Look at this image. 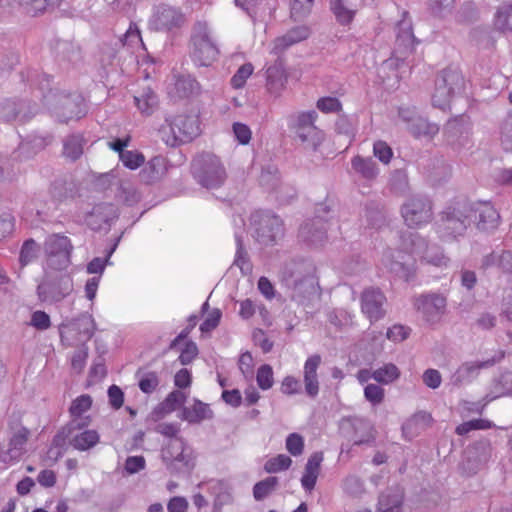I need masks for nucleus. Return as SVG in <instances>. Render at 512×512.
Wrapping results in <instances>:
<instances>
[{
	"label": "nucleus",
	"instance_id": "obj_1",
	"mask_svg": "<svg viewBox=\"0 0 512 512\" xmlns=\"http://www.w3.org/2000/svg\"><path fill=\"white\" fill-rule=\"evenodd\" d=\"M190 44L191 57L195 63L209 66L217 60L219 48L207 22L197 21L194 24Z\"/></svg>",
	"mask_w": 512,
	"mask_h": 512
},
{
	"label": "nucleus",
	"instance_id": "obj_2",
	"mask_svg": "<svg viewBox=\"0 0 512 512\" xmlns=\"http://www.w3.org/2000/svg\"><path fill=\"white\" fill-rule=\"evenodd\" d=\"M199 183L209 189L220 187L226 180V170L218 156L204 152L194 160Z\"/></svg>",
	"mask_w": 512,
	"mask_h": 512
},
{
	"label": "nucleus",
	"instance_id": "obj_3",
	"mask_svg": "<svg viewBox=\"0 0 512 512\" xmlns=\"http://www.w3.org/2000/svg\"><path fill=\"white\" fill-rule=\"evenodd\" d=\"M465 88V80L462 74L456 69H445L437 77L435 92L432 96L433 104L444 109L450 102L452 96L460 93Z\"/></svg>",
	"mask_w": 512,
	"mask_h": 512
},
{
	"label": "nucleus",
	"instance_id": "obj_4",
	"mask_svg": "<svg viewBox=\"0 0 512 512\" xmlns=\"http://www.w3.org/2000/svg\"><path fill=\"white\" fill-rule=\"evenodd\" d=\"M468 218L478 220V227L482 230H487L497 226L500 216L496 209L489 203H479L476 207L469 208L467 214L464 215V219L456 218L454 215H448L447 228L461 232L466 228L465 220Z\"/></svg>",
	"mask_w": 512,
	"mask_h": 512
},
{
	"label": "nucleus",
	"instance_id": "obj_5",
	"mask_svg": "<svg viewBox=\"0 0 512 512\" xmlns=\"http://www.w3.org/2000/svg\"><path fill=\"white\" fill-rule=\"evenodd\" d=\"M73 246L70 239L62 234L50 235L44 243L46 263L52 270L66 269L71 261Z\"/></svg>",
	"mask_w": 512,
	"mask_h": 512
},
{
	"label": "nucleus",
	"instance_id": "obj_6",
	"mask_svg": "<svg viewBox=\"0 0 512 512\" xmlns=\"http://www.w3.org/2000/svg\"><path fill=\"white\" fill-rule=\"evenodd\" d=\"M166 121L172 132V146L191 142L200 134V121L196 113H179Z\"/></svg>",
	"mask_w": 512,
	"mask_h": 512
},
{
	"label": "nucleus",
	"instance_id": "obj_7",
	"mask_svg": "<svg viewBox=\"0 0 512 512\" xmlns=\"http://www.w3.org/2000/svg\"><path fill=\"white\" fill-rule=\"evenodd\" d=\"M386 303V296L377 288L365 289L360 297L361 312L371 323L377 322L385 317Z\"/></svg>",
	"mask_w": 512,
	"mask_h": 512
},
{
	"label": "nucleus",
	"instance_id": "obj_8",
	"mask_svg": "<svg viewBox=\"0 0 512 512\" xmlns=\"http://www.w3.org/2000/svg\"><path fill=\"white\" fill-rule=\"evenodd\" d=\"M317 113L315 111L301 112L297 115L293 125L298 137L303 142H310L314 147L318 146L323 138L324 133L315 125Z\"/></svg>",
	"mask_w": 512,
	"mask_h": 512
},
{
	"label": "nucleus",
	"instance_id": "obj_9",
	"mask_svg": "<svg viewBox=\"0 0 512 512\" xmlns=\"http://www.w3.org/2000/svg\"><path fill=\"white\" fill-rule=\"evenodd\" d=\"M37 291L42 300L60 301L73 291V280L70 275L63 274L57 279L41 283Z\"/></svg>",
	"mask_w": 512,
	"mask_h": 512
},
{
	"label": "nucleus",
	"instance_id": "obj_10",
	"mask_svg": "<svg viewBox=\"0 0 512 512\" xmlns=\"http://www.w3.org/2000/svg\"><path fill=\"white\" fill-rule=\"evenodd\" d=\"M93 405V399L89 394H82L72 400L68 412L70 415L69 423L81 430L87 428L92 423V416L85 415Z\"/></svg>",
	"mask_w": 512,
	"mask_h": 512
},
{
	"label": "nucleus",
	"instance_id": "obj_11",
	"mask_svg": "<svg viewBox=\"0 0 512 512\" xmlns=\"http://www.w3.org/2000/svg\"><path fill=\"white\" fill-rule=\"evenodd\" d=\"M118 218V209L112 203L95 205L86 217L87 225L93 230H100L104 225Z\"/></svg>",
	"mask_w": 512,
	"mask_h": 512
},
{
	"label": "nucleus",
	"instance_id": "obj_12",
	"mask_svg": "<svg viewBox=\"0 0 512 512\" xmlns=\"http://www.w3.org/2000/svg\"><path fill=\"white\" fill-rule=\"evenodd\" d=\"M309 34V29L306 26L292 28L284 35L273 40L271 53L275 55L281 54L289 47L307 39Z\"/></svg>",
	"mask_w": 512,
	"mask_h": 512
},
{
	"label": "nucleus",
	"instance_id": "obj_13",
	"mask_svg": "<svg viewBox=\"0 0 512 512\" xmlns=\"http://www.w3.org/2000/svg\"><path fill=\"white\" fill-rule=\"evenodd\" d=\"M323 459L324 456L322 452H314L307 460L303 475L301 477V485L308 492H311L315 488L318 476L321 471V464Z\"/></svg>",
	"mask_w": 512,
	"mask_h": 512
},
{
	"label": "nucleus",
	"instance_id": "obj_14",
	"mask_svg": "<svg viewBox=\"0 0 512 512\" xmlns=\"http://www.w3.org/2000/svg\"><path fill=\"white\" fill-rule=\"evenodd\" d=\"M321 364V356L311 355L304 364V384L308 396L315 397L319 393L317 370Z\"/></svg>",
	"mask_w": 512,
	"mask_h": 512
},
{
	"label": "nucleus",
	"instance_id": "obj_15",
	"mask_svg": "<svg viewBox=\"0 0 512 512\" xmlns=\"http://www.w3.org/2000/svg\"><path fill=\"white\" fill-rule=\"evenodd\" d=\"M288 80L287 73L282 62H275L266 70V87L269 93L280 95L285 89Z\"/></svg>",
	"mask_w": 512,
	"mask_h": 512
},
{
	"label": "nucleus",
	"instance_id": "obj_16",
	"mask_svg": "<svg viewBox=\"0 0 512 512\" xmlns=\"http://www.w3.org/2000/svg\"><path fill=\"white\" fill-rule=\"evenodd\" d=\"M259 236L266 243H273L284 234V225L277 215H266L258 229Z\"/></svg>",
	"mask_w": 512,
	"mask_h": 512
},
{
	"label": "nucleus",
	"instance_id": "obj_17",
	"mask_svg": "<svg viewBox=\"0 0 512 512\" xmlns=\"http://www.w3.org/2000/svg\"><path fill=\"white\" fill-rule=\"evenodd\" d=\"M445 307L446 299L443 296L426 295L421 297L420 308L429 322L437 321L445 312Z\"/></svg>",
	"mask_w": 512,
	"mask_h": 512
},
{
	"label": "nucleus",
	"instance_id": "obj_18",
	"mask_svg": "<svg viewBox=\"0 0 512 512\" xmlns=\"http://www.w3.org/2000/svg\"><path fill=\"white\" fill-rule=\"evenodd\" d=\"M72 434L69 444L77 451L84 452L93 449L100 443V434L96 429L84 428Z\"/></svg>",
	"mask_w": 512,
	"mask_h": 512
},
{
	"label": "nucleus",
	"instance_id": "obj_19",
	"mask_svg": "<svg viewBox=\"0 0 512 512\" xmlns=\"http://www.w3.org/2000/svg\"><path fill=\"white\" fill-rule=\"evenodd\" d=\"M212 416L213 412L209 405L195 399L192 405L182 409L180 418L189 423H200L203 420L212 418Z\"/></svg>",
	"mask_w": 512,
	"mask_h": 512
},
{
	"label": "nucleus",
	"instance_id": "obj_20",
	"mask_svg": "<svg viewBox=\"0 0 512 512\" xmlns=\"http://www.w3.org/2000/svg\"><path fill=\"white\" fill-rule=\"evenodd\" d=\"M11 436L9 438V449L21 451L30 437V430L23 426L20 419H13L9 422Z\"/></svg>",
	"mask_w": 512,
	"mask_h": 512
},
{
	"label": "nucleus",
	"instance_id": "obj_21",
	"mask_svg": "<svg viewBox=\"0 0 512 512\" xmlns=\"http://www.w3.org/2000/svg\"><path fill=\"white\" fill-rule=\"evenodd\" d=\"M185 401L186 395L179 390H174L153 410L152 414L155 419H160L175 411Z\"/></svg>",
	"mask_w": 512,
	"mask_h": 512
},
{
	"label": "nucleus",
	"instance_id": "obj_22",
	"mask_svg": "<svg viewBox=\"0 0 512 512\" xmlns=\"http://www.w3.org/2000/svg\"><path fill=\"white\" fill-rule=\"evenodd\" d=\"M173 93L179 98H188L200 93V85L190 75H181L175 80Z\"/></svg>",
	"mask_w": 512,
	"mask_h": 512
},
{
	"label": "nucleus",
	"instance_id": "obj_23",
	"mask_svg": "<svg viewBox=\"0 0 512 512\" xmlns=\"http://www.w3.org/2000/svg\"><path fill=\"white\" fill-rule=\"evenodd\" d=\"M156 17L158 24L168 30L182 26L185 21L181 11L171 7L162 8L157 12Z\"/></svg>",
	"mask_w": 512,
	"mask_h": 512
},
{
	"label": "nucleus",
	"instance_id": "obj_24",
	"mask_svg": "<svg viewBox=\"0 0 512 512\" xmlns=\"http://www.w3.org/2000/svg\"><path fill=\"white\" fill-rule=\"evenodd\" d=\"M401 214L402 218L404 220V223L410 229L411 231L402 232L401 238L403 240V243L409 241L411 245L414 244L413 236H414V229L416 225V204L414 200H410L409 202L403 204L401 208Z\"/></svg>",
	"mask_w": 512,
	"mask_h": 512
},
{
	"label": "nucleus",
	"instance_id": "obj_25",
	"mask_svg": "<svg viewBox=\"0 0 512 512\" xmlns=\"http://www.w3.org/2000/svg\"><path fill=\"white\" fill-rule=\"evenodd\" d=\"M134 103L141 114L149 116L158 106V98L151 88L143 89L142 93L134 96Z\"/></svg>",
	"mask_w": 512,
	"mask_h": 512
},
{
	"label": "nucleus",
	"instance_id": "obj_26",
	"mask_svg": "<svg viewBox=\"0 0 512 512\" xmlns=\"http://www.w3.org/2000/svg\"><path fill=\"white\" fill-rule=\"evenodd\" d=\"M351 165L356 173L368 180L375 179L379 172L378 167L372 158H364L357 155L352 158Z\"/></svg>",
	"mask_w": 512,
	"mask_h": 512
},
{
	"label": "nucleus",
	"instance_id": "obj_27",
	"mask_svg": "<svg viewBox=\"0 0 512 512\" xmlns=\"http://www.w3.org/2000/svg\"><path fill=\"white\" fill-rule=\"evenodd\" d=\"M401 372L393 363H386L374 370L373 379L380 385H390L400 378Z\"/></svg>",
	"mask_w": 512,
	"mask_h": 512
},
{
	"label": "nucleus",
	"instance_id": "obj_28",
	"mask_svg": "<svg viewBox=\"0 0 512 512\" xmlns=\"http://www.w3.org/2000/svg\"><path fill=\"white\" fill-rule=\"evenodd\" d=\"M84 138L82 135H71L63 145V155L72 161L77 160L83 154Z\"/></svg>",
	"mask_w": 512,
	"mask_h": 512
},
{
	"label": "nucleus",
	"instance_id": "obj_29",
	"mask_svg": "<svg viewBox=\"0 0 512 512\" xmlns=\"http://www.w3.org/2000/svg\"><path fill=\"white\" fill-rule=\"evenodd\" d=\"M330 9L341 25H349L356 15V10L348 8L344 0H330Z\"/></svg>",
	"mask_w": 512,
	"mask_h": 512
},
{
	"label": "nucleus",
	"instance_id": "obj_30",
	"mask_svg": "<svg viewBox=\"0 0 512 512\" xmlns=\"http://www.w3.org/2000/svg\"><path fill=\"white\" fill-rule=\"evenodd\" d=\"M494 26L502 32H512V3L500 7L495 15Z\"/></svg>",
	"mask_w": 512,
	"mask_h": 512
},
{
	"label": "nucleus",
	"instance_id": "obj_31",
	"mask_svg": "<svg viewBox=\"0 0 512 512\" xmlns=\"http://www.w3.org/2000/svg\"><path fill=\"white\" fill-rule=\"evenodd\" d=\"M76 427L67 423L61 427L52 439V443L49 447V453H53L55 449H64L67 444V440L72 437V434L76 431Z\"/></svg>",
	"mask_w": 512,
	"mask_h": 512
},
{
	"label": "nucleus",
	"instance_id": "obj_32",
	"mask_svg": "<svg viewBox=\"0 0 512 512\" xmlns=\"http://www.w3.org/2000/svg\"><path fill=\"white\" fill-rule=\"evenodd\" d=\"M278 485V478L275 476L267 477L266 479L257 482L253 487V496L256 500H263L270 495Z\"/></svg>",
	"mask_w": 512,
	"mask_h": 512
},
{
	"label": "nucleus",
	"instance_id": "obj_33",
	"mask_svg": "<svg viewBox=\"0 0 512 512\" xmlns=\"http://www.w3.org/2000/svg\"><path fill=\"white\" fill-rule=\"evenodd\" d=\"M139 388L143 393L150 394L159 386V376L155 371L138 372Z\"/></svg>",
	"mask_w": 512,
	"mask_h": 512
},
{
	"label": "nucleus",
	"instance_id": "obj_34",
	"mask_svg": "<svg viewBox=\"0 0 512 512\" xmlns=\"http://www.w3.org/2000/svg\"><path fill=\"white\" fill-rule=\"evenodd\" d=\"M292 465V459L285 454H278L275 457L268 459L264 464V470L267 473H278L288 470Z\"/></svg>",
	"mask_w": 512,
	"mask_h": 512
},
{
	"label": "nucleus",
	"instance_id": "obj_35",
	"mask_svg": "<svg viewBox=\"0 0 512 512\" xmlns=\"http://www.w3.org/2000/svg\"><path fill=\"white\" fill-rule=\"evenodd\" d=\"M119 159L130 170H136L145 163V156L137 150H126Z\"/></svg>",
	"mask_w": 512,
	"mask_h": 512
},
{
	"label": "nucleus",
	"instance_id": "obj_36",
	"mask_svg": "<svg viewBox=\"0 0 512 512\" xmlns=\"http://www.w3.org/2000/svg\"><path fill=\"white\" fill-rule=\"evenodd\" d=\"M257 385L262 390L270 389L274 384L273 369L269 364L261 365L256 374Z\"/></svg>",
	"mask_w": 512,
	"mask_h": 512
},
{
	"label": "nucleus",
	"instance_id": "obj_37",
	"mask_svg": "<svg viewBox=\"0 0 512 512\" xmlns=\"http://www.w3.org/2000/svg\"><path fill=\"white\" fill-rule=\"evenodd\" d=\"M38 254V245L33 239L26 240L21 248L19 261L21 266L30 264Z\"/></svg>",
	"mask_w": 512,
	"mask_h": 512
},
{
	"label": "nucleus",
	"instance_id": "obj_38",
	"mask_svg": "<svg viewBox=\"0 0 512 512\" xmlns=\"http://www.w3.org/2000/svg\"><path fill=\"white\" fill-rule=\"evenodd\" d=\"M254 67L251 63H245L239 67L231 78V85L235 89L244 87L247 79L252 75Z\"/></svg>",
	"mask_w": 512,
	"mask_h": 512
},
{
	"label": "nucleus",
	"instance_id": "obj_39",
	"mask_svg": "<svg viewBox=\"0 0 512 512\" xmlns=\"http://www.w3.org/2000/svg\"><path fill=\"white\" fill-rule=\"evenodd\" d=\"M316 107L322 113H338L342 111V103L336 97H321L317 100Z\"/></svg>",
	"mask_w": 512,
	"mask_h": 512
},
{
	"label": "nucleus",
	"instance_id": "obj_40",
	"mask_svg": "<svg viewBox=\"0 0 512 512\" xmlns=\"http://www.w3.org/2000/svg\"><path fill=\"white\" fill-rule=\"evenodd\" d=\"M314 0H293L291 3V17L300 20L306 17L312 9Z\"/></svg>",
	"mask_w": 512,
	"mask_h": 512
},
{
	"label": "nucleus",
	"instance_id": "obj_41",
	"mask_svg": "<svg viewBox=\"0 0 512 512\" xmlns=\"http://www.w3.org/2000/svg\"><path fill=\"white\" fill-rule=\"evenodd\" d=\"M364 397L372 405H379L384 401L385 390L378 384H368L364 388Z\"/></svg>",
	"mask_w": 512,
	"mask_h": 512
},
{
	"label": "nucleus",
	"instance_id": "obj_42",
	"mask_svg": "<svg viewBox=\"0 0 512 512\" xmlns=\"http://www.w3.org/2000/svg\"><path fill=\"white\" fill-rule=\"evenodd\" d=\"M373 155L387 165L391 162L393 150L385 141L378 140L373 144Z\"/></svg>",
	"mask_w": 512,
	"mask_h": 512
},
{
	"label": "nucleus",
	"instance_id": "obj_43",
	"mask_svg": "<svg viewBox=\"0 0 512 512\" xmlns=\"http://www.w3.org/2000/svg\"><path fill=\"white\" fill-rule=\"evenodd\" d=\"M422 259L427 263L433 264L435 266H445L448 262V258L437 246L427 248Z\"/></svg>",
	"mask_w": 512,
	"mask_h": 512
},
{
	"label": "nucleus",
	"instance_id": "obj_44",
	"mask_svg": "<svg viewBox=\"0 0 512 512\" xmlns=\"http://www.w3.org/2000/svg\"><path fill=\"white\" fill-rule=\"evenodd\" d=\"M286 449L292 456H300L304 451V439L298 433H291L286 438Z\"/></svg>",
	"mask_w": 512,
	"mask_h": 512
},
{
	"label": "nucleus",
	"instance_id": "obj_45",
	"mask_svg": "<svg viewBox=\"0 0 512 512\" xmlns=\"http://www.w3.org/2000/svg\"><path fill=\"white\" fill-rule=\"evenodd\" d=\"M401 504V499L396 496L382 495L379 499L378 512H402Z\"/></svg>",
	"mask_w": 512,
	"mask_h": 512
},
{
	"label": "nucleus",
	"instance_id": "obj_46",
	"mask_svg": "<svg viewBox=\"0 0 512 512\" xmlns=\"http://www.w3.org/2000/svg\"><path fill=\"white\" fill-rule=\"evenodd\" d=\"M163 162L161 157H153L148 161L146 168L143 170V174H146L148 182H154L159 179V169L163 167Z\"/></svg>",
	"mask_w": 512,
	"mask_h": 512
},
{
	"label": "nucleus",
	"instance_id": "obj_47",
	"mask_svg": "<svg viewBox=\"0 0 512 512\" xmlns=\"http://www.w3.org/2000/svg\"><path fill=\"white\" fill-rule=\"evenodd\" d=\"M411 328L401 324H395L387 330L386 336L393 342H402L408 338Z\"/></svg>",
	"mask_w": 512,
	"mask_h": 512
},
{
	"label": "nucleus",
	"instance_id": "obj_48",
	"mask_svg": "<svg viewBox=\"0 0 512 512\" xmlns=\"http://www.w3.org/2000/svg\"><path fill=\"white\" fill-rule=\"evenodd\" d=\"M233 133L241 145H247L249 144L251 138H252V132L248 125L240 122H235L233 124Z\"/></svg>",
	"mask_w": 512,
	"mask_h": 512
},
{
	"label": "nucleus",
	"instance_id": "obj_49",
	"mask_svg": "<svg viewBox=\"0 0 512 512\" xmlns=\"http://www.w3.org/2000/svg\"><path fill=\"white\" fill-rule=\"evenodd\" d=\"M222 313L219 309H213L208 313L206 319L200 325V331L202 333H209L214 330L220 323Z\"/></svg>",
	"mask_w": 512,
	"mask_h": 512
},
{
	"label": "nucleus",
	"instance_id": "obj_50",
	"mask_svg": "<svg viewBox=\"0 0 512 512\" xmlns=\"http://www.w3.org/2000/svg\"><path fill=\"white\" fill-rule=\"evenodd\" d=\"M25 13L29 16L35 17L40 13H43L49 5L45 0H31L21 3Z\"/></svg>",
	"mask_w": 512,
	"mask_h": 512
},
{
	"label": "nucleus",
	"instance_id": "obj_51",
	"mask_svg": "<svg viewBox=\"0 0 512 512\" xmlns=\"http://www.w3.org/2000/svg\"><path fill=\"white\" fill-rule=\"evenodd\" d=\"M123 45H135V44H141L144 45L140 30L136 23L131 22L129 25V28L127 29L126 33L124 34V37L122 39Z\"/></svg>",
	"mask_w": 512,
	"mask_h": 512
},
{
	"label": "nucleus",
	"instance_id": "obj_52",
	"mask_svg": "<svg viewBox=\"0 0 512 512\" xmlns=\"http://www.w3.org/2000/svg\"><path fill=\"white\" fill-rule=\"evenodd\" d=\"M198 355V347L193 341H187L179 355L182 365L190 364Z\"/></svg>",
	"mask_w": 512,
	"mask_h": 512
},
{
	"label": "nucleus",
	"instance_id": "obj_53",
	"mask_svg": "<svg viewBox=\"0 0 512 512\" xmlns=\"http://www.w3.org/2000/svg\"><path fill=\"white\" fill-rule=\"evenodd\" d=\"M280 390L285 395H295L300 392L301 383L294 376H286L281 382Z\"/></svg>",
	"mask_w": 512,
	"mask_h": 512
},
{
	"label": "nucleus",
	"instance_id": "obj_54",
	"mask_svg": "<svg viewBox=\"0 0 512 512\" xmlns=\"http://www.w3.org/2000/svg\"><path fill=\"white\" fill-rule=\"evenodd\" d=\"M87 357H88L87 347L83 346L80 349H78L77 351H75V353L73 354L72 359H71L72 369L74 371H76L77 373H81L86 365Z\"/></svg>",
	"mask_w": 512,
	"mask_h": 512
},
{
	"label": "nucleus",
	"instance_id": "obj_55",
	"mask_svg": "<svg viewBox=\"0 0 512 512\" xmlns=\"http://www.w3.org/2000/svg\"><path fill=\"white\" fill-rule=\"evenodd\" d=\"M146 461L143 456H130L125 460L124 469L128 474H135L143 470Z\"/></svg>",
	"mask_w": 512,
	"mask_h": 512
},
{
	"label": "nucleus",
	"instance_id": "obj_56",
	"mask_svg": "<svg viewBox=\"0 0 512 512\" xmlns=\"http://www.w3.org/2000/svg\"><path fill=\"white\" fill-rule=\"evenodd\" d=\"M37 482L43 488H52L57 483V475L51 469H43L37 476Z\"/></svg>",
	"mask_w": 512,
	"mask_h": 512
},
{
	"label": "nucleus",
	"instance_id": "obj_57",
	"mask_svg": "<svg viewBox=\"0 0 512 512\" xmlns=\"http://www.w3.org/2000/svg\"><path fill=\"white\" fill-rule=\"evenodd\" d=\"M197 321H198V318L196 315H191L189 318H188V325L185 329H183L179 335L170 343L169 345V349L170 350H173L177 347V345L187 339V337L189 336V334L191 333V331L194 329V327L197 325Z\"/></svg>",
	"mask_w": 512,
	"mask_h": 512
},
{
	"label": "nucleus",
	"instance_id": "obj_58",
	"mask_svg": "<svg viewBox=\"0 0 512 512\" xmlns=\"http://www.w3.org/2000/svg\"><path fill=\"white\" fill-rule=\"evenodd\" d=\"M31 325L38 330H46L51 326L50 317L44 311H35L31 317Z\"/></svg>",
	"mask_w": 512,
	"mask_h": 512
},
{
	"label": "nucleus",
	"instance_id": "obj_59",
	"mask_svg": "<svg viewBox=\"0 0 512 512\" xmlns=\"http://www.w3.org/2000/svg\"><path fill=\"white\" fill-rule=\"evenodd\" d=\"M108 397H109L110 405L114 409H119L122 407V405L124 403V394L118 386L112 385L109 387Z\"/></svg>",
	"mask_w": 512,
	"mask_h": 512
},
{
	"label": "nucleus",
	"instance_id": "obj_60",
	"mask_svg": "<svg viewBox=\"0 0 512 512\" xmlns=\"http://www.w3.org/2000/svg\"><path fill=\"white\" fill-rule=\"evenodd\" d=\"M189 508V503L185 497L175 496L172 497L167 503L168 512H186Z\"/></svg>",
	"mask_w": 512,
	"mask_h": 512
},
{
	"label": "nucleus",
	"instance_id": "obj_61",
	"mask_svg": "<svg viewBox=\"0 0 512 512\" xmlns=\"http://www.w3.org/2000/svg\"><path fill=\"white\" fill-rule=\"evenodd\" d=\"M442 381L441 374L438 370L428 369L423 374V382L426 386L436 389L440 386Z\"/></svg>",
	"mask_w": 512,
	"mask_h": 512
},
{
	"label": "nucleus",
	"instance_id": "obj_62",
	"mask_svg": "<svg viewBox=\"0 0 512 512\" xmlns=\"http://www.w3.org/2000/svg\"><path fill=\"white\" fill-rule=\"evenodd\" d=\"M432 219V205L429 200H424L418 205V226Z\"/></svg>",
	"mask_w": 512,
	"mask_h": 512
},
{
	"label": "nucleus",
	"instance_id": "obj_63",
	"mask_svg": "<svg viewBox=\"0 0 512 512\" xmlns=\"http://www.w3.org/2000/svg\"><path fill=\"white\" fill-rule=\"evenodd\" d=\"M192 377L188 369H180L174 376V384L180 389L188 388L191 385Z\"/></svg>",
	"mask_w": 512,
	"mask_h": 512
},
{
	"label": "nucleus",
	"instance_id": "obj_64",
	"mask_svg": "<svg viewBox=\"0 0 512 512\" xmlns=\"http://www.w3.org/2000/svg\"><path fill=\"white\" fill-rule=\"evenodd\" d=\"M222 399L232 407H239L242 403V395L238 389L224 390L222 392Z\"/></svg>",
	"mask_w": 512,
	"mask_h": 512
}]
</instances>
